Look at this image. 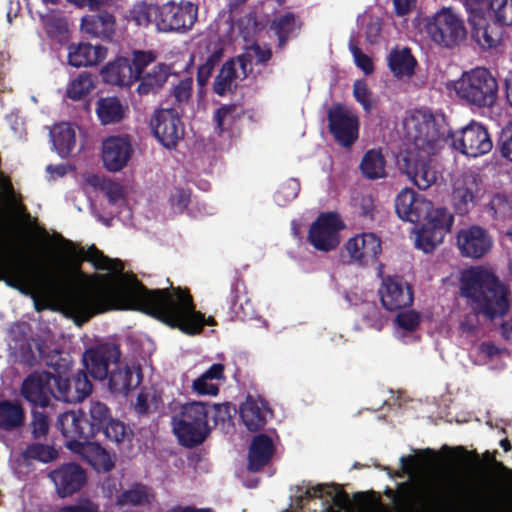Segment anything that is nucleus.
I'll use <instances>...</instances> for the list:
<instances>
[{
    "instance_id": "nucleus-17",
    "label": "nucleus",
    "mask_w": 512,
    "mask_h": 512,
    "mask_svg": "<svg viewBox=\"0 0 512 512\" xmlns=\"http://www.w3.org/2000/svg\"><path fill=\"white\" fill-rule=\"evenodd\" d=\"M150 125L154 136L167 149L175 148L184 135V126L175 108L157 110Z\"/></svg>"
},
{
    "instance_id": "nucleus-9",
    "label": "nucleus",
    "mask_w": 512,
    "mask_h": 512,
    "mask_svg": "<svg viewBox=\"0 0 512 512\" xmlns=\"http://www.w3.org/2000/svg\"><path fill=\"white\" fill-rule=\"evenodd\" d=\"M0 281L22 294L30 295L46 286L50 279L42 267L34 262L0 261Z\"/></svg>"
},
{
    "instance_id": "nucleus-18",
    "label": "nucleus",
    "mask_w": 512,
    "mask_h": 512,
    "mask_svg": "<svg viewBox=\"0 0 512 512\" xmlns=\"http://www.w3.org/2000/svg\"><path fill=\"white\" fill-rule=\"evenodd\" d=\"M378 293L380 302L387 311L402 310L413 304V287L399 276H386L383 278Z\"/></svg>"
},
{
    "instance_id": "nucleus-27",
    "label": "nucleus",
    "mask_w": 512,
    "mask_h": 512,
    "mask_svg": "<svg viewBox=\"0 0 512 512\" xmlns=\"http://www.w3.org/2000/svg\"><path fill=\"white\" fill-rule=\"evenodd\" d=\"M275 450L273 439L269 435L265 433L255 435L248 449L247 469L254 473L261 471L270 463Z\"/></svg>"
},
{
    "instance_id": "nucleus-64",
    "label": "nucleus",
    "mask_w": 512,
    "mask_h": 512,
    "mask_svg": "<svg viewBox=\"0 0 512 512\" xmlns=\"http://www.w3.org/2000/svg\"><path fill=\"white\" fill-rule=\"evenodd\" d=\"M48 33L51 36L65 37L68 33V24L65 19H54L48 23Z\"/></svg>"
},
{
    "instance_id": "nucleus-2",
    "label": "nucleus",
    "mask_w": 512,
    "mask_h": 512,
    "mask_svg": "<svg viewBox=\"0 0 512 512\" xmlns=\"http://www.w3.org/2000/svg\"><path fill=\"white\" fill-rule=\"evenodd\" d=\"M406 126L414 148L403 156L401 170L420 190H426L437 180L431 157L450 132L426 109H416L407 119Z\"/></svg>"
},
{
    "instance_id": "nucleus-43",
    "label": "nucleus",
    "mask_w": 512,
    "mask_h": 512,
    "mask_svg": "<svg viewBox=\"0 0 512 512\" xmlns=\"http://www.w3.org/2000/svg\"><path fill=\"white\" fill-rule=\"evenodd\" d=\"M94 86L92 74L85 71L70 82L66 90V95L71 100H81L94 89Z\"/></svg>"
},
{
    "instance_id": "nucleus-54",
    "label": "nucleus",
    "mask_w": 512,
    "mask_h": 512,
    "mask_svg": "<svg viewBox=\"0 0 512 512\" xmlns=\"http://www.w3.org/2000/svg\"><path fill=\"white\" fill-rule=\"evenodd\" d=\"M32 437L36 440L45 438L49 432V419L48 416L36 409L32 410V420L30 423Z\"/></svg>"
},
{
    "instance_id": "nucleus-39",
    "label": "nucleus",
    "mask_w": 512,
    "mask_h": 512,
    "mask_svg": "<svg viewBox=\"0 0 512 512\" xmlns=\"http://www.w3.org/2000/svg\"><path fill=\"white\" fill-rule=\"evenodd\" d=\"M237 79V71L235 68V60L231 58L227 60L221 67L218 75L213 82V91L218 96H225L228 92L236 88L234 85Z\"/></svg>"
},
{
    "instance_id": "nucleus-53",
    "label": "nucleus",
    "mask_w": 512,
    "mask_h": 512,
    "mask_svg": "<svg viewBox=\"0 0 512 512\" xmlns=\"http://www.w3.org/2000/svg\"><path fill=\"white\" fill-rule=\"evenodd\" d=\"M88 372L84 370H78L72 376L74 395L78 402L84 400L92 391V383L88 378Z\"/></svg>"
},
{
    "instance_id": "nucleus-15",
    "label": "nucleus",
    "mask_w": 512,
    "mask_h": 512,
    "mask_svg": "<svg viewBox=\"0 0 512 512\" xmlns=\"http://www.w3.org/2000/svg\"><path fill=\"white\" fill-rule=\"evenodd\" d=\"M121 351L114 343H102L87 349L82 356L84 367L95 380H105L112 368L119 364Z\"/></svg>"
},
{
    "instance_id": "nucleus-29",
    "label": "nucleus",
    "mask_w": 512,
    "mask_h": 512,
    "mask_svg": "<svg viewBox=\"0 0 512 512\" xmlns=\"http://www.w3.org/2000/svg\"><path fill=\"white\" fill-rule=\"evenodd\" d=\"M272 414L268 404L262 399L247 396L240 406V418L244 426L251 432H257L264 428L267 416Z\"/></svg>"
},
{
    "instance_id": "nucleus-12",
    "label": "nucleus",
    "mask_w": 512,
    "mask_h": 512,
    "mask_svg": "<svg viewBox=\"0 0 512 512\" xmlns=\"http://www.w3.org/2000/svg\"><path fill=\"white\" fill-rule=\"evenodd\" d=\"M381 240L374 233H361L349 238L341 249L343 263L358 267L372 266L381 254Z\"/></svg>"
},
{
    "instance_id": "nucleus-40",
    "label": "nucleus",
    "mask_w": 512,
    "mask_h": 512,
    "mask_svg": "<svg viewBox=\"0 0 512 512\" xmlns=\"http://www.w3.org/2000/svg\"><path fill=\"white\" fill-rule=\"evenodd\" d=\"M24 422V412L20 405L8 400L0 402V428L12 430Z\"/></svg>"
},
{
    "instance_id": "nucleus-20",
    "label": "nucleus",
    "mask_w": 512,
    "mask_h": 512,
    "mask_svg": "<svg viewBox=\"0 0 512 512\" xmlns=\"http://www.w3.org/2000/svg\"><path fill=\"white\" fill-rule=\"evenodd\" d=\"M422 495L416 496L415 486L410 482H403L398 487V495L395 504L408 509L419 504L422 508L429 510H441L446 505V500L442 491L433 485H427Z\"/></svg>"
},
{
    "instance_id": "nucleus-42",
    "label": "nucleus",
    "mask_w": 512,
    "mask_h": 512,
    "mask_svg": "<svg viewBox=\"0 0 512 512\" xmlns=\"http://www.w3.org/2000/svg\"><path fill=\"white\" fill-rule=\"evenodd\" d=\"M241 117L239 107L236 104L222 105L219 107L213 116L215 122V132L222 135L224 132L229 131L237 119Z\"/></svg>"
},
{
    "instance_id": "nucleus-61",
    "label": "nucleus",
    "mask_w": 512,
    "mask_h": 512,
    "mask_svg": "<svg viewBox=\"0 0 512 512\" xmlns=\"http://www.w3.org/2000/svg\"><path fill=\"white\" fill-rule=\"evenodd\" d=\"M224 379V365L221 363L212 364L203 374L196 378L197 387H201L204 380H221Z\"/></svg>"
},
{
    "instance_id": "nucleus-57",
    "label": "nucleus",
    "mask_w": 512,
    "mask_h": 512,
    "mask_svg": "<svg viewBox=\"0 0 512 512\" xmlns=\"http://www.w3.org/2000/svg\"><path fill=\"white\" fill-rule=\"evenodd\" d=\"M497 148L503 158L512 162V122L501 129L497 138Z\"/></svg>"
},
{
    "instance_id": "nucleus-22",
    "label": "nucleus",
    "mask_w": 512,
    "mask_h": 512,
    "mask_svg": "<svg viewBox=\"0 0 512 512\" xmlns=\"http://www.w3.org/2000/svg\"><path fill=\"white\" fill-rule=\"evenodd\" d=\"M53 394V373H32L22 383L21 395L34 407L49 406Z\"/></svg>"
},
{
    "instance_id": "nucleus-37",
    "label": "nucleus",
    "mask_w": 512,
    "mask_h": 512,
    "mask_svg": "<svg viewBox=\"0 0 512 512\" xmlns=\"http://www.w3.org/2000/svg\"><path fill=\"white\" fill-rule=\"evenodd\" d=\"M386 160L381 150H368L362 157L359 168L362 175L370 180L384 178L386 176Z\"/></svg>"
},
{
    "instance_id": "nucleus-26",
    "label": "nucleus",
    "mask_w": 512,
    "mask_h": 512,
    "mask_svg": "<svg viewBox=\"0 0 512 512\" xmlns=\"http://www.w3.org/2000/svg\"><path fill=\"white\" fill-rule=\"evenodd\" d=\"M106 379L111 393L127 395L141 384L142 369L140 365L129 366L119 360V364L112 368Z\"/></svg>"
},
{
    "instance_id": "nucleus-48",
    "label": "nucleus",
    "mask_w": 512,
    "mask_h": 512,
    "mask_svg": "<svg viewBox=\"0 0 512 512\" xmlns=\"http://www.w3.org/2000/svg\"><path fill=\"white\" fill-rule=\"evenodd\" d=\"M193 80L191 77H186L179 81L171 91V97L174 99L175 110L183 109L188 104L192 96Z\"/></svg>"
},
{
    "instance_id": "nucleus-1",
    "label": "nucleus",
    "mask_w": 512,
    "mask_h": 512,
    "mask_svg": "<svg viewBox=\"0 0 512 512\" xmlns=\"http://www.w3.org/2000/svg\"><path fill=\"white\" fill-rule=\"evenodd\" d=\"M56 236L68 256L65 276L77 284L61 289V302L76 321L86 322L109 310H136L190 336L200 334L205 325H216L212 316L205 318L196 310L188 288L170 284L149 289L133 273H124L121 260L109 258L94 244L85 250L61 234Z\"/></svg>"
},
{
    "instance_id": "nucleus-46",
    "label": "nucleus",
    "mask_w": 512,
    "mask_h": 512,
    "mask_svg": "<svg viewBox=\"0 0 512 512\" xmlns=\"http://www.w3.org/2000/svg\"><path fill=\"white\" fill-rule=\"evenodd\" d=\"M22 455L27 460H38L47 463L55 460L58 456V452L52 446L42 443H32L26 446Z\"/></svg>"
},
{
    "instance_id": "nucleus-36",
    "label": "nucleus",
    "mask_w": 512,
    "mask_h": 512,
    "mask_svg": "<svg viewBox=\"0 0 512 512\" xmlns=\"http://www.w3.org/2000/svg\"><path fill=\"white\" fill-rule=\"evenodd\" d=\"M153 495L150 488L142 483H135L129 489L124 490L116 497L118 507H137L151 504Z\"/></svg>"
},
{
    "instance_id": "nucleus-41",
    "label": "nucleus",
    "mask_w": 512,
    "mask_h": 512,
    "mask_svg": "<svg viewBox=\"0 0 512 512\" xmlns=\"http://www.w3.org/2000/svg\"><path fill=\"white\" fill-rule=\"evenodd\" d=\"M486 210L494 220L510 219L512 218V197L506 193L497 192L490 198Z\"/></svg>"
},
{
    "instance_id": "nucleus-31",
    "label": "nucleus",
    "mask_w": 512,
    "mask_h": 512,
    "mask_svg": "<svg viewBox=\"0 0 512 512\" xmlns=\"http://www.w3.org/2000/svg\"><path fill=\"white\" fill-rule=\"evenodd\" d=\"M503 28L499 23L487 22L481 15L472 23L471 37L480 48L491 49L500 44Z\"/></svg>"
},
{
    "instance_id": "nucleus-25",
    "label": "nucleus",
    "mask_w": 512,
    "mask_h": 512,
    "mask_svg": "<svg viewBox=\"0 0 512 512\" xmlns=\"http://www.w3.org/2000/svg\"><path fill=\"white\" fill-rule=\"evenodd\" d=\"M133 148L128 136H110L103 141L102 159L111 172L120 171L131 158Z\"/></svg>"
},
{
    "instance_id": "nucleus-33",
    "label": "nucleus",
    "mask_w": 512,
    "mask_h": 512,
    "mask_svg": "<svg viewBox=\"0 0 512 512\" xmlns=\"http://www.w3.org/2000/svg\"><path fill=\"white\" fill-rule=\"evenodd\" d=\"M171 67L165 63H158L148 72L141 74L137 92L140 96L156 94L166 83Z\"/></svg>"
},
{
    "instance_id": "nucleus-47",
    "label": "nucleus",
    "mask_w": 512,
    "mask_h": 512,
    "mask_svg": "<svg viewBox=\"0 0 512 512\" xmlns=\"http://www.w3.org/2000/svg\"><path fill=\"white\" fill-rule=\"evenodd\" d=\"M488 6L493 16L492 22L499 23L502 27L512 24V1L490 0Z\"/></svg>"
},
{
    "instance_id": "nucleus-44",
    "label": "nucleus",
    "mask_w": 512,
    "mask_h": 512,
    "mask_svg": "<svg viewBox=\"0 0 512 512\" xmlns=\"http://www.w3.org/2000/svg\"><path fill=\"white\" fill-rule=\"evenodd\" d=\"M271 28L277 35L278 46L282 48L286 45L290 35L296 29V17L291 12L280 15L273 20Z\"/></svg>"
},
{
    "instance_id": "nucleus-11",
    "label": "nucleus",
    "mask_w": 512,
    "mask_h": 512,
    "mask_svg": "<svg viewBox=\"0 0 512 512\" xmlns=\"http://www.w3.org/2000/svg\"><path fill=\"white\" fill-rule=\"evenodd\" d=\"M328 129L335 142L343 148H351L359 138L360 120L347 106L336 103L327 112Z\"/></svg>"
},
{
    "instance_id": "nucleus-58",
    "label": "nucleus",
    "mask_w": 512,
    "mask_h": 512,
    "mask_svg": "<svg viewBox=\"0 0 512 512\" xmlns=\"http://www.w3.org/2000/svg\"><path fill=\"white\" fill-rule=\"evenodd\" d=\"M353 95L358 103H360L366 112L373 109L372 92L363 80H358L353 85Z\"/></svg>"
},
{
    "instance_id": "nucleus-21",
    "label": "nucleus",
    "mask_w": 512,
    "mask_h": 512,
    "mask_svg": "<svg viewBox=\"0 0 512 512\" xmlns=\"http://www.w3.org/2000/svg\"><path fill=\"white\" fill-rule=\"evenodd\" d=\"M59 497L72 496L82 489L87 480L86 471L76 463H65L49 472Z\"/></svg>"
},
{
    "instance_id": "nucleus-55",
    "label": "nucleus",
    "mask_w": 512,
    "mask_h": 512,
    "mask_svg": "<svg viewBox=\"0 0 512 512\" xmlns=\"http://www.w3.org/2000/svg\"><path fill=\"white\" fill-rule=\"evenodd\" d=\"M152 5L142 1L135 3L129 11V18L138 26H148L151 21Z\"/></svg>"
},
{
    "instance_id": "nucleus-56",
    "label": "nucleus",
    "mask_w": 512,
    "mask_h": 512,
    "mask_svg": "<svg viewBox=\"0 0 512 512\" xmlns=\"http://www.w3.org/2000/svg\"><path fill=\"white\" fill-rule=\"evenodd\" d=\"M349 49L353 55L356 66L366 75L372 74L374 72V64L371 57L363 53L353 39L349 41Z\"/></svg>"
},
{
    "instance_id": "nucleus-45",
    "label": "nucleus",
    "mask_w": 512,
    "mask_h": 512,
    "mask_svg": "<svg viewBox=\"0 0 512 512\" xmlns=\"http://www.w3.org/2000/svg\"><path fill=\"white\" fill-rule=\"evenodd\" d=\"M72 378H64L53 374V398L65 403H78L74 395Z\"/></svg>"
},
{
    "instance_id": "nucleus-6",
    "label": "nucleus",
    "mask_w": 512,
    "mask_h": 512,
    "mask_svg": "<svg viewBox=\"0 0 512 512\" xmlns=\"http://www.w3.org/2000/svg\"><path fill=\"white\" fill-rule=\"evenodd\" d=\"M456 96L466 105L478 109L492 108L498 98V82L485 67L464 71L453 84Z\"/></svg>"
},
{
    "instance_id": "nucleus-5",
    "label": "nucleus",
    "mask_w": 512,
    "mask_h": 512,
    "mask_svg": "<svg viewBox=\"0 0 512 512\" xmlns=\"http://www.w3.org/2000/svg\"><path fill=\"white\" fill-rule=\"evenodd\" d=\"M112 418L109 407L100 401H92L88 410L66 411L57 418L56 427L66 439V446L80 452L90 440L103 430Z\"/></svg>"
},
{
    "instance_id": "nucleus-13",
    "label": "nucleus",
    "mask_w": 512,
    "mask_h": 512,
    "mask_svg": "<svg viewBox=\"0 0 512 512\" xmlns=\"http://www.w3.org/2000/svg\"><path fill=\"white\" fill-rule=\"evenodd\" d=\"M344 227L338 213H322L311 224L307 240L316 250L330 252L339 245L340 231Z\"/></svg>"
},
{
    "instance_id": "nucleus-49",
    "label": "nucleus",
    "mask_w": 512,
    "mask_h": 512,
    "mask_svg": "<svg viewBox=\"0 0 512 512\" xmlns=\"http://www.w3.org/2000/svg\"><path fill=\"white\" fill-rule=\"evenodd\" d=\"M100 433L109 441L120 444L125 439L129 438L130 430L123 422L112 417Z\"/></svg>"
},
{
    "instance_id": "nucleus-38",
    "label": "nucleus",
    "mask_w": 512,
    "mask_h": 512,
    "mask_svg": "<svg viewBox=\"0 0 512 512\" xmlns=\"http://www.w3.org/2000/svg\"><path fill=\"white\" fill-rule=\"evenodd\" d=\"M305 497L311 498H323L324 495L331 498L335 506L344 508L349 502V495L338 485H325L318 484L316 486L307 487L305 490Z\"/></svg>"
},
{
    "instance_id": "nucleus-3",
    "label": "nucleus",
    "mask_w": 512,
    "mask_h": 512,
    "mask_svg": "<svg viewBox=\"0 0 512 512\" xmlns=\"http://www.w3.org/2000/svg\"><path fill=\"white\" fill-rule=\"evenodd\" d=\"M230 403L190 402L182 406L179 416L173 418V431L179 443L186 448L202 444L213 427H224L232 420Z\"/></svg>"
},
{
    "instance_id": "nucleus-28",
    "label": "nucleus",
    "mask_w": 512,
    "mask_h": 512,
    "mask_svg": "<svg viewBox=\"0 0 512 512\" xmlns=\"http://www.w3.org/2000/svg\"><path fill=\"white\" fill-rule=\"evenodd\" d=\"M107 55V48L88 42L72 43L68 46V63L76 68L94 66L102 62Z\"/></svg>"
},
{
    "instance_id": "nucleus-35",
    "label": "nucleus",
    "mask_w": 512,
    "mask_h": 512,
    "mask_svg": "<svg viewBox=\"0 0 512 512\" xmlns=\"http://www.w3.org/2000/svg\"><path fill=\"white\" fill-rule=\"evenodd\" d=\"M51 138L55 150L62 158L70 156L76 145V135L69 123L56 125L51 132Z\"/></svg>"
},
{
    "instance_id": "nucleus-32",
    "label": "nucleus",
    "mask_w": 512,
    "mask_h": 512,
    "mask_svg": "<svg viewBox=\"0 0 512 512\" xmlns=\"http://www.w3.org/2000/svg\"><path fill=\"white\" fill-rule=\"evenodd\" d=\"M127 111L128 106L116 96L101 97L96 102V114L102 125L120 123Z\"/></svg>"
},
{
    "instance_id": "nucleus-8",
    "label": "nucleus",
    "mask_w": 512,
    "mask_h": 512,
    "mask_svg": "<svg viewBox=\"0 0 512 512\" xmlns=\"http://www.w3.org/2000/svg\"><path fill=\"white\" fill-rule=\"evenodd\" d=\"M155 24L160 32L186 34L198 19V5L188 1H168L154 7Z\"/></svg>"
},
{
    "instance_id": "nucleus-23",
    "label": "nucleus",
    "mask_w": 512,
    "mask_h": 512,
    "mask_svg": "<svg viewBox=\"0 0 512 512\" xmlns=\"http://www.w3.org/2000/svg\"><path fill=\"white\" fill-rule=\"evenodd\" d=\"M432 208V202L413 189H403L395 198V211L398 217L411 223H419Z\"/></svg>"
},
{
    "instance_id": "nucleus-30",
    "label": "nucleus",
    "mask_w": 512,
    "mask_h": 512,
    "mask_svg": "<svg viewBox=\"0 0 512 512\" xmlns=\"http://www.w3.org/2000/svg\"><path fill=\"white\" fill-rule=\"evenodd\" d=\"M104 83L121 87L130 86L134 80L132 65L126 57L108 62L100 71Z\"/></svg>"
},
{
    "instance_id": "nucleus-51",
    "label": "nucleus",
    "mask_w": 512,
    "mask_h": 512,
    "mask_svg": "<svg viewBox=\"0 0 512 512\" xmlns=\"http://www.w3.org/2000/svg\"><path fill=\"white\" fill-rule=\"evenodd\" d=\"M156 60V54L153 51L135 50L132 53V71L134 80L137 81L144 69Z\"/></svg>"
},
{
    "instance_id": "nucleus-16",
    "label": "nucleus",
    "mask_w": 512,
    "mask_h": 512,
    "mask_svg": "<svg viewBox=\"0 0 512 512\" xmlns=\"http://www.w3.org/2000/svg\"><path fill=\"white\" fill-rule=\"evenodd\" d=\"M457 247L461 256L473 260L485 257L493 248L494 240L488 229L470 225L457 232Z\"/></svg>"
},
{
    "instance_id": "nucleus-63",
    "label": "nucleus",
    "mask_w": 512,
    "mask_h": 512,
    "mask_svg": "<svg viewBox=\"0 0 512 512\" xmlns=\"http://www.w3.org/2000/svg\"><path fill=\"white\" fill-rule=\"evenodd\" d=\"M249 50L253 51L256 57L257 64H266L272 58V50L265 46L262 47L258 43H252L249 47Z\"/></svg>"
},
{
    "instance_id": "nucleus-52",
    "label": "nucleus",
    "mask_w": 512,
    "mask_h": 512,
    "mask_svg": "<svg viewBox=\"0 0 512 512\" xmlns=\"http://www.w3.org/2000/svg\"><path fill=\"white\" fill-rule=\"evenodd\" d=\"M92 452L93 455L89 459V462L96 471L109 472L114 468V462L104 448L93 444Z\"/></svg>"
},
{
    "instance_id": "nucleus-7",
    "label": "nucleus",
    "mask_w": 512,
    "mask_h": 512,
    "mask_svg": "<svg viewBox=\"0 0 512 512\" xmlns=\"http://www.w3.org/2000/svg\"><path fill=\"white\" fill-rule=\"evenodd\" d=\"M424 27L431 41L442 48L454 49L467 38L464 20L450 7H443L428 17Z\"/></svg>"
},
{
    "instance_id": "nucleus-24",
    "label": "nucleus",
    "mask_w": 512,
    "mask_h": 512,
    "mask_svg": "<svg viewBox=\"0 0 512 512\" xmlns=\"http://www.w3.org/2000/svg\"><path fill=\"white\" fill-rule=\"evenodd\" d=\"M479 184L476 175L465 174L453 184L451 204L456 214L467 215L476 205Z\"/></svg>"
},
{
    "instance_id": "nucleus-10",
    "label": "nucleus",
    "mask_w": 512,
    "mask_h": 512,
    "mask_svg": "<svg viewBox=\"0 0 512 512\" xmlns=\"http://www.w3.org/2000/svg\"><path fill=\"white\" fill-rule=\"evenodd\" d=\"M422 220L424 223L416 232L415 245L425 253H431L451 231L454 216L447 208L432 207L428 209Z\"/></svg>"
},
{
    "instance_id": "nucleus-59",
    "label": "nucleus",
    "mask_w": 512,
    "mask_h": 512,
    "mask_svg": "<svg viewBox=\"0 0 512 512\" xmlns=\"http://www.w3.org/2000/svg\"><path fill=\"white\" fill-rule=\"evenodd\" d=\"M397 325L403 330L413 332L421 322V315L414 310L399 312L395 319Z\"/></svg>"
},
{
    "instance_id": "nucleus-62",
    "label": "nucleus",
    "mask_w": 512,
    "mask_h": 512,
    "mask_svg": "<svg viewBox=\"0 0 512 512\" xmlns=\"http://www.w3.org/2000/svg\"><path fill=\"white\" fill-rule=\"evenodd\" d=\"M170 202L172 206L177 207L182 212L190 202L189 191L182 188L176 189L175 193L171 195Z\"/></svg>"
},
{
    "instance_id": "nucleus-19",
    "label": "nucleus",
    "mask_w": 512,
    "mask_h": 512,
    "mask_svg": "<svg viewBox=\"0 0 512 512\" xmlns=\"http://www.w3.org/2000/svg\"><path fill=\"white\" fill-rule=\"evenodd\" d=\"M96 11L97 13L87 14L81 18V31L91 38L112 41L117 28L114 1Z\"/></svg>"
},
{
    "instance_id": "nucleus-60",
    "label": "nucleus",
    "mask_w": 512,
    "mask_h": 512,
    "mask_svg": "<svg viewBox=\"0 0 512 512\" xmlns=\"http://www.w3.org/2000/svg\"><path fill=\"white\" fill-rule=\"evenodd\" d=\"M59 512H100V507L96 502L88 498H82L75 504L61 507Z\"/></svg>"
},
{
    "instance_id": "nucleus-50",
    "label": "nucleus",
    "mask_w": 512,
    "mask_h": 512,
    "mask_svg": "<svg viewBox=\"0 0 512 512\" xmlns=\"http://www.w3.org/2000/svg\"><path fill=\"white\" fill-rule=\"evenodd\" d=\"M300 192V183L297 179H289L282 183L274 194V200L279 206H285L294 200Z\"/></svg>"
},
{
    "instance_id": "nucleus-14",
    "label": "nucleus",
    "mask_w": 512,
    "mask_h": 512,
    "mask_svg": "<svg viewBox=\"0 0 512 512\" xmlns=\"http://www.w3.org/2000/svg\"><path fill=\"white\" fill-rule=\"evenodd\" d=\"M453 148L460 153L471 157H478L489 153L493 142L485 126L471 122L457 132L448 133Z\"/></svg>"
},
{
    "instance_id": "nucleus-4",
    "label": "nucleus",
    "mask_w": 512,
    "mask_h": 512,
    "mask_svg": "<svg viewBox=\"0 0 512 512\" xmlns=\"http://www.w3.org/2000/svg\"><path fill=\"white\" fill-rule=\"evenodd\" d=\"M462 295L470 299L472 310L488 320L501 318L509 310L508 289L492 272L476 268L467 271L462 278Z\"/></svg>"
},
{
    "instance_id": "nucleus-34",
    "label": "nucleus",
    "mask_w": 512,
    "mask_h": 512,
    "mask_svg": "<svg viewBox=\"0 0 512 512\" xmlns=\"http://www.w3.org/2000/svg\"><path fill=\"white\" fill-rule=\"evenodd\" d=\"M416 65L417 61L408 47L394 48L389 53L388 66L397 78L411 77Z\"/></svg>"
}]
</instances>
